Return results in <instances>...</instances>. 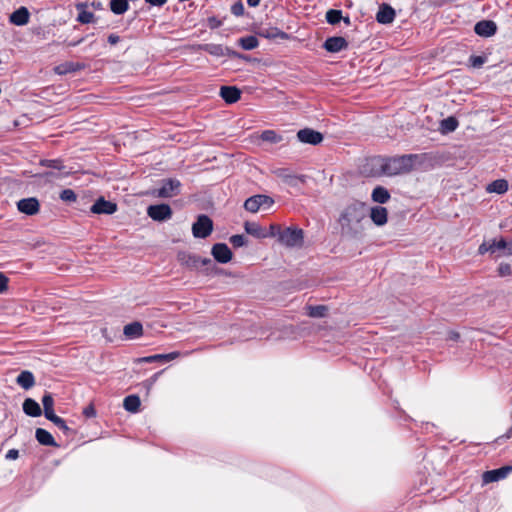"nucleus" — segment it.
I'll list each match as a JSON object with an SVG mask.
<instances>
[{"label":"nucleus","instance_id":"nucleus-43","mask_svg":"<svg viewBox=\"0 0 512 512\" xmlns=\"http://www.w3.org/2000/svg\"><path fill=\"white\" fill-rule=\"evenodd\" d=\"M487 61L486 56L471 55L469 57L470 66L473 68H481L482 65Z\"/></svg>","mask_w":512,"mask_h":512},{"label":"nucleus","instance_id":"nucleus-26","mask_svg":"<svg viewBox=\"0 0 512 512\" xmlns=\"http://www.w3.org/2000/svg\"><path fill=\"white\" fill-rule=\"evenodd\" d=\"M258 35L267 39H287L288 34L276 27L260 28Z\"/></svg>","mask_w":512,"mask_h":512},{"label":"nucleus","instance_id":"nucleus-50","mask_svg":"<svg viewBox=\"0 0 512 512\" xmlns=\"http://www.w3.org/2000/svg\"><path fill=\"white\" fill-rule=\"evenodd\" d=\"M207 23L210 29H217L223 24L222 20L218 19L216 16L208 17Z\"/></svg>","mask_w":512,"mask_h":512},{"label":"nucleus","instance_id":"nucleus-29","mask_svg":"<svg viewBox=\"0 0 512 512\" xmlns=\"http://www.w3.org/2000/svg\"><path fill=\"white\" fill-rule=\"evenodd\" d=\"M140 405L141 401L138 395H128L124 398L123 407L128 412H138Z\"/></svg>","mask_w":512,"mask_h":512},{"label":"nucleus","instance_id":"nucleus-39","mask_svg":"<svg viewBox=\"0 0 512 512\" xmlns=\"http://www.w3.org/2000/svg\"><path fill=\"white\" fill-rule=\"evenodd\" d=\"M186 264L188 266L197 267L198 264H201L203 266L212 264V260L208 258L201 259L200 257H197L195 255H188V260L186 261Z\"/></svg>","mask_w":512,"mask_h":512},{"label":"nucleus","instance_id":"nucleus-49","mask_svg":"<svg viewBox=\"0 0 512 512\" xmlns=\"http://www.w3.org/2000/svg\"><path fill=\"white\" fill-rule=\"evenodd\" d=\"M498 274L501 277L510 276L512 274V267L508 263H501L498 267Z\"/></svg>","mask_w":512,"mask_h":512},{"label":"nucleus","instance_id":"nucleus-53","mask_svg":"<svg viewBox=\"0 0 512 512\" xmlns=\"http://www.w3.org/2000/svg\"><path fill=\"white\" fill-rule=\"evenodd\" d=\"M8 288V278L0 273V293H3Z\"/></svg>","mask_w":512,"mask_h":512},{"label":"nucleus","instance_id":"nucleus-41","mask_svg":"<svg viewBox=\"0 0 512 512\" xmlns=\"http://www.w3.org/2000/svg\"><path fill=\"white\" fill-rule=\"evenodd\" d=\"M283 231V228H281L278 224H271L269 229L264 231L266 234V238L268 237H276L278 241H280V235Z\"/></svg>","mask_w":512,"mask_h":512},{"label":"nucleus","instance_id":"nucleus-11","mask_svg":"<svg viewBox=\"0 0 512 512\" xmlns=\"http://www.w3.org/2000/svg\"><path fill=\"white\" fill-rule=\"evenodd\" d=\"M90 211L93 214L111 215L117 211V204L112 201L105 200L103 197H100L91 206Z\"/></svg>","mask_w":512,"mask_h":512},{"label":"nucleus","instance_id":"nucleus-28","mask_svg":"<svg viewBox=\"0 0 512 512\" xmlns=\"http://www.w3.org/2000/svg\"><path fill=\"white\" fill-rule=\"evenodd\" d=\"M389 191L383 186H376L371 194V198L374 202L379 204H385L390 199Z\"/></svg>","mask_w":512,"mask_h":512},{"label":"nucleus","instance_id":"nucleus-16","mask_svg":"<svg viewBox=\"0 0 512 512\" xmlns=\"http://www.w3.org/2000/svg\"><path fill=\"white\" fill-rule=\"evenodd\" d=\"M17 208L21 213L32 216L39 212L40 204L34 197L24 198L18 201Z\"/></svg>","mask_w":512,"mask_h":512},{"label":"nucleus","instance_id":"nucleus-12","mask_svg":"<svg viewBox=\"0 0 512 512\" xmlns=\"http://www.w3.org/2000/svg\"><path fill=\"white\" fill-rule=\"evenodd\" d=\"M348 41L342 36L328 37L323 43V48L330 53H338L348 48Z\"/></svg>","mask_w":512,"mask_h":512},{"label":"nucleus","instance_id":"nucleus-32","mask_svg":"<svg viewBox=\"0 0 512 512\" xmlns=\"http://www.w3.org/2000/svg\"><path fill=\"white\" fill-rule=\"evenodd\" d=\"M458 125V120L453 116H449L441 121L440 130L444 134L451 133L457 129Z\"/></svg>","mask_w":512,"mask_h":512},{"label":"nucleus","instance_id":"nucleus-60","mask_svg":"<svg viewBox=\"0 0 512 512\" xmlns=\"http://www.w3.org/2000/svg\"><path fill=\"white\" fill-rule=\"evenodd\" d=\"M504 255H512V240L510 242H507L506 249H504L503 252Z\"/></svg>","mask_w":512,"mask_h":512},{"label":"nucleus","instance_id":"nucleus-1","mask_svg":"<svg viewBox=\"0 0 512 512\" xmlns=\"http://www.w3.org/2000/svg\"><path fill=\"white\" fill-rule=\"evenodd\" d=\"M367 218V208L365 203L353 201L347 205L339 217L342 234L356 238L364 230L363 222Z\"/></svg>","mask_w":512,"mask_h":512},{"label":"nucleus","instance_id":"nucleus-4","mask_svg":"<svg viewBox=\"0 0 512 512\" xmlns=\"http://www.w3.org/2000/svg\"><path fill=\"white\" fill-rule=\"evenodd\" d=\"M181 182L176 178L163 179L161 187L153 191V195L159 198H172L180 194Z\"/></svg>","mask_w":512,"mask_h":512},{"label":"nucleus","instance_id":"nucleus-52","mask_svg":"<svg viewBox=\"0 0 512 512\" xmlns=\"http://www.w3.org/2000/svg\"><path fill=\"white\" fill-rule=\"evenodd\" d=\"M162 373V371L160 372H157L155 374H153L149 379H147L145 382H144V385L149 389L151 388L155 383L156 381L158 380V377L160 376V374Z\"/></svg>","mask_w":512,"mask_h":512},{"label":"nucleus","instance_id":"nucleus-34","mask_svg":"<svg viewBox=\"0 0 512 512\" xmlns=\"http://www.w3.org/2000/svg\"><path fill=\"white\" fill-rule=\"evenodd\" d=\"M239 45L244 50H253L258 47L259 41L256 36L248 35L238 40Z\"/></svg>","mask_w":512,"mask_h":512},{"label":"nucleus","instance_id":"nucleus-47","mask_svg":"<svg viewBox=\"0 0 512 512\" xmlns=\"http://www.w3.org/2000/svg\"><path fill=\"white\" fill-rule=\"evenodd\" d=\"M42 404L44 411H46V409H53L54 399L51 393L45 392V394L42 397Z\"/></svg>","mask_w":512,"mask_h":512},{"label":"nucleus","instance_id":"nucleus-25","mask_svg":"<svg viewBox=\"0 0 512 512\" xmlns=\"http://www.w3.org/2000/svg\"><path fill=\"white\" fill-rule=\"evenodd\" d=\"M36 440L44 446H58L50 432L43 428H37L35 431Z\"/></svg>","mask_w":512,"mask_h":512},{"label":"nucleus","instance_id":"nucleus-46","mask_svg":"<svg viewBox=\"0 0 512 512\" xmlns=\"http://www.w3.org/2000/svg\"><path fill=\"white\" fill-rule=\"evenodd\" d=\"M230 243L235 247H242L247 244V240L244 235L236 234L230 237Z\"/></svg>","mask_w":512,"mask_h":512},{"label":"nucleus","instance_id":"nucleus-45","mask_svg":"<svg viewBox=\"0 0 512 512\" xmlns=\"http://www.w3.org/2000/svg\"><path fill=\"white\" fill-rule=\"evenodd\" d=\"M53 424L57 426L65 435H70L73 433V430L69 428L65 422V420L61 417H58Z\"/></svg>","mask_w":512,"mask_h":512},{"label":"nucleus","instance_id":"nucleus-63","mask_svg":"<svg viewBox=\"0 0 512 512\" xmlns=\"http://www.w3.org/2000/svg\"><path fill=\"white\" fill-rule=\"evenodd\" d=\"M347 26H349L351 24V20H350V17L349 16H346V17H343L341 19Z\"/></svg>","mask_w":512,"mask_h":512},{"label":"nucleus","instance_id":"nucleus-62","mask_svg":"<svg viewBox=\"0 0 512 512\" xmlns=\"http://www.w3.org/2000/svg\"><path fill=\"white\" fill-rule=\"evenodd\" d=\"M83 41H84V38L82 37V38H80V39H78L76 41L70 42L68 45L71 46V47H76L79 44H81Z\"/></svg>","mask_w":512,"mask_h":512},{"label":"nucleus","instance_id":"nucleus-36","mask_svg":"<svg viewBox=\"0 0 512 512\" xmlns=\"http://www.w3.org/2000/svg\"><path fill=\"white\" fill-rule=\"evenodd\" d=\"M508 190V182L504 179H498L493 181L488 186V191L503 194Z\"/></svg>","mask_w":512,"mask_h":512},{"label":"nucleus","instance_id":"nucleus-14","mask_svg":"<svg viewBox=\"0 0 512 512\" xmlns=\"http://www.w3.org/2000/svg\"><path fill=\"white\" fill-rule=\"evenodd\" d=\"M395 17L396 12L391 5L387 3H382L379 6V10L376 13V21L378 23L383 25L391 24L394 21Z\"/></svg>","mask_w":512,"mask_h":512},{"label":"nucleus","instance_id":"nucleus-9","mask_svg":"<svg viewBox=\"0 0 512 512\" xmlns=\"http://www.w3.org/2000/svg\"><path fill=\"white\" fill-rule=\"evenodd\" d=\"M276 175L290 187H298L306 182L305 175H295L289 169L282 168L276 171Z\"/></svg>","mask_w":512,"mask_h":512},{"label":"nucleus","instance_id":"nucleus-30","mask_svg":"<svg viewBox=\"0 0 512 512\" xmlns=\"http://www.w3.org/2000/svg\"><path fill=\"white\" fill-rule=\"evenodd\" d=\"M245 231L259 239L266 238V234L264 233L265 229L262 228L258 223L256 222H245L244 224Z\"/></svg>","mask_w":512,"mask_h":512},{"label":"nucleus","instance_id":"nucleus-21","mask_svg":"<svg viewBox=\"0 0 512 512\" xmlns=\"http://www.w3.org/2000/svg\"><path fill=\"white\" fill-rule=\"evenodd\" d=\"M370 218L377 226H382L387 223L388 212L385 207L375 206L371 208Z\"/></svg>","mask_w":512,"mask_h":512},{"label":"nucleus","instance_id":"nucleus-24","mask_svg":"<svg viewBox=\"0 0 512 512\" xmlns=\"http://www.w3.org/2000/svg\"><path fill=\"white\" fill-rule=\"evenodd\" d=\"M23 411L31 417H39L42 414L40 405L32 398H27L23 402Z\"/></svg>","mask_w":512,"mask_h":512},{"label":"nucleus","instance_id":"nucleus-38","mask_svg":"<svg viewBox=\"0 0 512 512\" xmlns=\"http://www.w3.org/2000/svg\"><path fill=\"white\" fill-rule=\"evenodd\" d=\"M40 165L59 171L65 168L61 159H43L40 161Z\"/></svg>","mask_w":512,"mask_h":512},{"label":"nucleus","instance_id":"nucleus-42","mask_svg":"<svg viewBox=\"0 0 512 512\" xmlns=\"http://www.w3.org/2000/svg\"><path fill=\"white\" fill-rule=\"evenodd\" d=\"M94 18L95 16L92 12L82 10L77 16V21L81 24H89L94 21Z\"/></svg>","mask_w":512,"mask_h":512},{"label":"nucleus","instance_id":"nucleus-59","mask_svg":"<svg viewBox=\"0 0 512 512\" xmlns=\"http://www.w3.org/2000/svg\"><path fill=\"white\" fill-rule=\"evenodd\" d=\"M460 338V335L458 332L456 331H450L448 333V340H451V341H458V339Z\"/></svg>","mask_w":512,"mask_h":512},{"label":"nucleus","instance_id":"nucleus-2","mask_svg":"<svg viewBox=\"0 0 512 512\" xmlns=\"http://www.w3.org/2000/svg\"><path fill=\"white\" fill-rule=\"evenodd\" d=\"M417 157L416 154H405L401 156L378 158L376 161L383 174L394 176L410 172L414 167Z\"/></svg>","mask_w":512,"mask_h":512},{"label":"nucleus","instance_id":"nucleus-54","mask_svg":"<svg viewBox=\"0 0 512 512\" xmlns=\"http://www.w3.org/2000/svg\"><path fill=\"white\" fill-rule=\"evenodd\" d=\"M19 457V451L17 449H10L5 455L7 460H16Z\"/></svg>","mask_w":512,"mask_h":512},{"label":"nucleus","instance_id":"nucleus-22","mask_svg":"<svg viewBox=\"0 0 512 512\" xmlns=\"http://www.w3.org/2000/svg\"><path fill=\"white\" fill-rule=\"evenodd\" d=\"M123 334L127 339H137L143 334V326L140 322L134 321L124 326Z\"/></svg>","mask_w":512,"mask_h":512},{"label":"nucleus","instance_id":"nucleus-20","mask_svg":"<svg viewBox=\"0 0 512 512\" xmlns=\"http://www.w3.org/2000/svg\"><path fill=\"white\" fill-rule=\"evenodd\" d=\"M220 96L226 103L233 104L240 99L241 91L235 86H222Z\"/></svg>","mask_w":512,"mask_h":512},{"label":"nucleus","instance_id":"nucleus-58","mask_svg":"<svg viewBox=\"0 0 512 512\" xmlns=\"http://www.w3.org/2000/svg\"><path fill=\"white\" fill-rule=\"evenodd\" d=\"M120 41V37L116 34H110L108 36V42L111 44V45H115L117 44L118 42Z\"/></svg>","mask_w":512,"mask_h":512},{"label":"nucleus","instance_id":"nucleus-6","mask_svg":"<svg viewBox=\"0 0 512 512\" xmlns=\"http://www.w3.org/2000/svg\"><path fill=\"white\" fill-rule=\"evenodd\" d=\"M213 231L212 220L204 214L197 217V220L192 225V233L195 238H207Z\"/></svg>","mask_w":512,"mask_h":512},{"label":"nucleus","instance_id":"nucleus-5","mask_svg":"<svg viewBox=\"0 0 512 512\" xmlns=\"http://www.w3.org/2000/svg\"><path fill=\"white\" fill-rule=\"evenodd\" d=\"M274 204V199L268 195L257 194L247 198L244 202L245 210L256 213L261 207L270 208Z\"/></svg>","mask_w":512,"mask_h":512},{"label":"nucleus","instance_id":"nucleus-13","mask_svg":"<svg viewBox=\"0 0 512 512\" xmlns=\"http://www.w3.org/2000/svg\"><path fill=\"white\" fill-rule=\"evenodd\" d=\"M211 254L217 262L222 264L228 263L232 259V252L225 243L214 244L211 249Z\"/></svg>","mask_w":512,"mask_h":512},{"label":"nucleus","instance_id":"nucleus-7","mask_svg":"<svg viewBox=\"0 0 512 512\" xmlns=\"http://www.w3.org/2000/svg\"><path fill=\"white\" fill-rule=\"evenodd\" d=\"M173 211L170 205L161 203L150 205L147 208V215L154 221L164 222L171 219Z\"/></svg>","mask_w":512,"mask_h":512},{"label":"nucleus","instance_id":"nucleus-15","mask_svg":"<svg viewBox=\"0 0 512 512\" xmlns=\"http://www.w3.org/2000/svg\"><path fill=\"white\" fill-rule=\"evenodd\" d=\"M474 32L481 37H491L497 32V25L492 20H481L474 26Z\"/></svg>","mask_w":512,"mask_h":512},{"label":"nucleus","instance_id":"nucleus-64","mask_svg":"<svg viewBox=\"0 0 512 512\" xmlns=\"http://www.w3.org/2000/svg\"><path fill=\"white\" fill-rule=\"evenodd\" d=\"M44 175L47 177H55L56 176V174L54 172H46Z\"/></svg>","mask_w":512,"mask_h":512},{"label":"nucleus","instance_id":"nucleus-51","mask_svg":"<svg viewBox=\"0 0 512 512\" xmlns=\"http://www.w3.org/2000/svg\"><path fill=\"white\" fill-rule=\"evenodd\" d=\"M83 415L87 418H92L96 416V410L92 404L86 406L83 409Z\"/></svg>","mask_w":512,"mask_h":512},{"label":"nucleus","instance_id":"nucleus-10","mask_svg":"<svg viewBox=\"0 0 512 512\" xmlns=\"http://www.w3.org/2000/svg\"><path fill=\"white\" fill-rule=\"evenodd\" d=\"M512 472V465L502 466L497 469L489 470L483 473L482 481L484 484L497 482L505 479Z\"/></svg>","mask_w":512,"mask_h":512},{"label":"nucleus","instance_id":"nucleus-33","mask_svg":"<svg viewBox=\"0 0 512 512\" xmlns=\"http://www.w3.org/2000/svg\"><path fill=\"white\" fill-rule=\"evenodd\" d=\"M260 139L262 141H264V142H268V143H272V144H277V143H280V142L283 141V136L278 134L274 130H264L260 134Z\"/></svg>","mask_w":512,"mask_h":512},{"label":"nucleus","instance_id":"nucleus-44","mask_svg":"<svg viewBox=\"0 0 512 512\" xmlns=\"http://www.w3.org/2000/svg\"><path fill=\"white\" fill-rule=\"evenodd\" d=\"M506 246H507V241L504 239V238H501L499 240H492V242L490 243V247H491V253H495L497 251H500V250H503L506 249Z\"/></svg>","mask_w":512,"mask_h":512},{"label":"nucleus","instance_id":"nucleus-17","mask_svg":"<svg viewBox=\"0 0 512 512\" xmlns=\"http://www.w3.org/2000/svg\"><path fill=\"white\" fill-rule=\"evenodd\" d=\"M199 50L205 51L208 54L216 57H223L225 55H232L235 54L233 51H231L227 47H223L221 44H214V43H207V44H200L198 46Z\"/></svg>","mask_w":512,"mask_h":512},{"label":"nucleus","instance_id":"nucleus-57","mask_svg":"<svg viewBox=\"0 0 512 512\" xmlns=\"http://www.w3.org/2000/svg\"><path fill=\"white\" fill-rule=\"evenodd\" d=\"M147 4L156 7H162L168 0H144Z\"/></svg>","mask_w":512,"mask_h":512},{"label":"nucleus","instance_id":"nucleus-56","mask_svg":"<svg viewBox=\"0 0 512 512\" xmlns=\"http://www.w3.org/2000/svg\"><path fill=\"white\" fill-rule=\"evenodd\" d=\"M487 252H490L491 253V247H490V243H482L479 248H478V253L480 255H484L485 253Z\"/></svg>","mask_w":512,"mask_h":512},{"label":"nucleus","instance_id":"nucleus-27","mask_svg":"<svg viewBox=\"0 0 512 512\" xmlns=\"http://www.w3.org/2000/svg\"><path fill=\"white\" fill-rule=\"evenodd\" d=\"M83 68V65L76 62H65L62 64L57 65L54 68V71L58 75H66L69 73H73L76 71H79Z\"/></svg>","mask_w":512,"mask_h":512},{"label":"nucleus","instance_id":"nucleus-37","mask_svg":"<svg viewBox=\"0 0 512 512\" xmlns=\"http://www.w3.org/2000/svg\"><path fill=\"white\" fill-rule=\"evenodd\" d=\"M325 18L327 23L330 25H336L343 18L342 11L337 9H330L326 12Z\"/></svg>","mask_w":512,"mask_h":512},{"label":"nucleus","instance_id":"nucleus-55","mask_svg":"<svg viewBox=\"0 0 512 512\" xmlns=\"http://www.w3.org/2000/svg\"><path fill=\"white\" fill-rule=\"evenodd\" d=\"M44 416L46 419H48L52 423L59 417L54 413V409H49V410L46 409V411H44Z\"/></svg>","mask_w":512,"mask_h":512},{"label":"nucleus","instance_id":"nucleus-23","mask_svg":"<svg viewBox=\"0 0 512 512\" xmlns=\"http://www.w3.org/2000/svg\"><path fill=\"white\" fill-rule=\"evenodd\" d=\"M16 383L25 390H29L35 385V377L29 370H23L16 378Z\"/></svg>","mask_w":512,"mask_h":512},{"label":"nucleus","instance_id":"nucleus-3","mask_svg":"<svg viewBox=\"0 0 512 512\" xmlns=\"http://www.w3.org/2000/svg\"><path fill=\"white\" fill-rule=\"evenodd\" d=\"M303 230L296 227L284 228L280 235V243L286 247H301L303 245Z\"/></svg>","mask_w":512,"mask_h":512},{"label":"nucleus","instance_id":"nucleus-48","mask_svg":"<svg viewBox=\"0 0 512 512\" xmlns=\"http://www.w3.org/2000/svg\"><path fill=\"white\" fill-rule=\"evenodd\" d=\"M244 10V5L241 1H237L231 6V13L237 17L243 16Z\"/></svg>","mask_w":512,"mask_h":512},{"label":"nucleus","instance_id":"nucleus-35","mask_svg":"<svg viewBox=\"0 0 512 512\" xmlns=\"http://www.w3.org/2000/svg\"><path fill=\"white\" fill-rule=\"evenodd\" d=\"M328 308L325 305L307 306V315L312 318H322L327 314Z\"/></svg>","mask_w":512,"mask_h":512},{"label":"nucleus","instance_id":"nucleus-8","mask_svg":"<svg viewBox=\"0 0 512 512\" xmlns=\"http://www.w3.org/2000/svg\"><path fill=\"white\" fill-rule=\"evenodd\" d=\"M297 139L301 143L316 146L323 141L324 136L321 132L312 128H304L297 132Z\"/></svg>","mask_w":512,"mask_h":512},{"label":"nucleus","instance_id":"nucleus-19","mask_svg":"<svg viewBox=\"0 0 512 512\" xmlns=\"http://www.w3.org/2000/svg\"><path fill=\"white\" fill-rule=\"evenodd\" d=\"M29 18V10L24 6H21L11 13L9 21L16 26H23L29 22Z\"/></svg>","mask_w":512,"mask_h":512},{"label":"nucleus","instance_id":"nucleus-18","mask_svg":"<svg viewBox=\"0 0 512 512\" xmlns=\"http://www.w3.org/2000/svg\"><path fill=\"white\" fill-rule=\"evenodd\" d=\"M180 356L178 351L170 352L167 354H155L151 356L141 357L137 359L139 363H153V362H169Z\"/></svg>","mask_w":512,"mask_h":512},{"label":"nucleus","instance_id":"nucleus-61","mask_svg":"<svg viewBox=\"0 0 512 512\" xmlns=\"http://www.w3.org/2000/svg\"><path fill=\"white\" fill-rule=\"evenodd\" d=\"M247 4L250 7H257L260 4V0H247Z\"/></svg>","mask_w":512,"mask_h":512},{"label":"nucleus","instance_id":"nucleus-31","mask_svg":"<svg viewBox=\"0 0 512 512\" xmlns=\"http://www.w3.org/2000/svg\"><path fill=\"white\" fill-rule=\"evenodd\" d=\"M109 7L115 15H122L129 10V2L127 0H110Z\"/></svg>","mask_w":512,"mask_h":512},{"label":"nucleus","instance_id":"nucleus-40","mask_svg":"<svg viewBox=\"0 0 512 512\" xmlns=\"http://www.w3.org/2000/svg\"><path fill=\"white\" fill-rule=\"evenodd\" d=\"M59 198L66 203H72L77 200V194L72 189H64L60 192Z\"/></svg>","mask_w":512,"mask_h":512}]
</instances>
